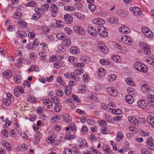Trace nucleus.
I'll list each match as a JSON object with an SVG mask.
<instances>
[{"label": "nucleus", "mask_w": 154, "mask_h": 154, "mask_svg": "<svg viewBox=\"0 0 154 154\" xmlns=\"http://www.w3.org/2000/svg\"><path fill=\"white\" fill-rule=\"evenodd\" d=\"M134 67L137 70L144 73H146L148 70V67L140 62H137L134 65Z\"/></svg>", "instance_id": "1"}, {"label": "nucleus", "mask_w": 154, "mask_h": 154, "mask_svg": "<svg viewBox=\"0 0 154 154\" xmlns=\"http://www.w3.org/2000/svg\"><path fill=\"white\" fill-rule=\"evenodd\" d=\"M97 32L99 35L102 37H105L108 35L106 30L105 27L102 26H100L98 27Z\"/></svg>", "instance_id": "2"}, {"label": "nucleus", "mask_w": 154, "mask_h": 154, "mask_svg": "<svg viewBox=\"0 0 154 154\" xmlns=\"http://www.w3.org/2000/svg\"><path fill=\"white\" fill-rule=\"evenodd\" d=\"M137 104L141 108L144 109H148L150 106L149 102L145 100H139Z\"/></svg>", "instance_id": "3"}, {"label": "nucleus", "mask_w": 154, "mask_h": 154, "mask_svg": "<svg viewBox=\"0 0 154 154\" xmlns=\"http://www.w3.org/2000/svg\"><path fill=\"white\" fill-rule=\"evenodd\" d=\"M139 45L141 48L143 49L144 52L146 54L149 55L151 54L150 48L146 44L143 42H140Z\"/></svg>", "instance_id": "4"}, {"label": "nucleus", "mask_w": 154, "mask_h": 154, "mask_svg": "<svg viewBox=\"0 0 154 154\" xmlns=\"http://www.w3.org/2000/svg\"><path fill=\"white\" fill-rule=\"evenodd\" d=\"M142 31L145 35L147 37L151 38L153 37V35L152 32L148 28L143 27Z\"/></svg>", "instance_id": "5"}, {"label": "nucleus", "mask_w": 154, "mask_h": 154, "mask_svg": "<svg viewBox=\"0 0 154 154\" xmlns=\"http://www.w3.org/2000/svg\"><path fill=\"white\" fill-rule=\"evenodd\" d=\"M154 140L151 137L148 138L146 142V146L150 150H154Z\"/></svg>", "instance_id": "6"}, {"label": "nucleus", "mask_w": 154, "mask_h": 154, "mask_svg": "<svg viewBox=\"0 0 154 154\" xmlns=\"http://www.w3.org/2000/svg\"><path fill=\"white\" fill-rule=\"evenodd\" d=\"M97 46L99 49L103 52L104 54H106L108 52V49L104 44L102 42H100L98 43Z\"/></svg>", "instance_id": "7"}, {"label": "nucleus", "mask_w": 154, "mask_h": 154, "mask_svg": "<svg viewBox=\"0 0 154 154\" xmlns=\"http://www.w3.org/2000/svg\"><path fill=\"white\" fill-rule=\"evenodd\" d=\"M122 41L126 44L131 45L132 42V40L130 37L127 35L122 36L121 38Z\"/></svg>", "instance_id": "8"}, {"label": "nucleus", "mask_w": 154, "mask_h": 154, "mask_svg": "<svg viewBox=\"0 0 154 154\" xmlns=\"http://www.w3.org/2000/svg\"><path fill=\"white\" fill-rule=\"evenodd\" d=\"M88 30L89 33L92 36H96L97 33L96 29L92 26H89L88 28Z\"/></svg>", "instance_id": "9"}, {"label": "nucleus", "mask_w": 154, "mask_h": 154, "mask_svg": "<svg viewBox=\"0 0 154 154\" xmlns=\"http://www.w3.org/2000/svg\"><path fill=\"white\" fill-rule=\"evenodd\" d=\"M74 30L75 32L79 34L83 35L85 34V30L82 28H81L79 26H74L73 27Z\"/></svg>", "instance_id": "10"}, {"label": "nucleus", "mask_w": 154, "mask_h": 154, "mask_svg": "<svg viewBox=\"0 0 154 154\" xmlns=\"http://www.w3.org/2000/svg\"><path fill=\"white\" fill-rule=\"evenodd\" d=\"M43 104L49 109H51L53 107L52 102L49 99H44L43 100Z\"/></svg>", "instance_id": "11"}, {"label": "nucleus", "mask_w": 154, "mask_h": 154, "mask_svg": "<svg viewBox=\"0 0 154 154\" xmlns=\"http://www.w3.org/2000/svg\"><path fill=\"white\" fill-rule=\"evenodd\" d=\"M92 22L93 24L97 25H103L105 23V21L103 19L100 18L95 19L92 20Z\"/></svg>", "instance_id": "12"}, {"label": "nucleus", "mask_w": 154, "mask_h": 154, "mask_svg": "<svg viewBox=\"0 0 154 154\" xmlns=\"http://www.w3.org/2000/svg\"><path fill=\"white\" fill-rule=\"evenodd\" d=\"M64 18L65 22L67 23L70 24L73 21L72 16L69 14H65L64 15Z\"/></svg>", "instance_id": "13"}, {"label": "nucleus", "mask_w": 154, "mask_h": 154, "mask_svg": "<svg viewBox=\"0 0 154 154\" xmlns=\"http://www.w3.org/2000/svg\"><path fill=\"white\" fill-rule=\"evenodd\" d=\"M128 120L131 124H133L135 125H138V120L134 117L132 116L129 117Z\"/></svg>", "instance_id": "14"}, {"label": "nucleus", "mask_w": 154, "mask_h": 154, "mask_svg": "<svg viewBox=\"0 0 154 154\" xmlns=\"http://www.w3.org/2000/svg\"><path fill=\"white\" fill-rule=\"evenodd\" d=\"M4 77L6 78H11L12 75L11 71L9 69H8L2 73Z\"/></svg>", "instance_id": "15"}, {"label": "nucleus", "mask_w": 154, "mask_h": 154, "mask_svg": "<svg viewBox=\"0 0 154 154\" xmlns=\"http://www.w3.org/2000/svg\"><path fill=\"white\" fill-rule=\"evenodd\" d=\"M119 30L120 32L123 33H128L130 30L129 28L125 26H122L119 29Z\"/></svg>", "instance_id": "16"}, {"label": "nucleus", "mask_w": 154, "mask_h": 154, "mask_svg": "<svg viewBox=\"0 0 154 154\" xmlns=\"http://www.w3.org/2000/svg\"><path fill=\"white\" fill-rule=\"evenodd\" d=\"M62 119L64 122L67 123H70L72 120V118L69 115L66 114L63 116Z\"/></svg>", "instance_id": "17"}, {"label": "nucleus", "mask_w": 154, "mask_h": 154, "mask_svg": "<svg viewBox=\"0 0 154 154\" xmlns=\"http://www.w3.org/2000/svg\"><path fill=\"white\" fill-rule=\"evenodd\" d=\"M125 99L126 102L129 104H131L134 102V98L131 95H127L125 96Z\"/></svg>", "instance_id": "18"}, {"label": "nucleus", "mask_w": 154, "mask_h": 154, "mask_svg": "<svg viewBox=\"0 0 154 154\" xmlns=\"http://www.w3.org/2000/svg\"><path fill=\"white\" fill-rule=\"evenodd\" d=\"M141 89L143 92L147 93L149 90V87L147 84L143 83L141 85Z\"/></svg>", "instance_id": "19"}, {"label": "nucleus", "mask_w": 154, "mask_h": 154, "mask_svg": "<svg viewBox=\"0 0 154 154\" xmlns=\"http://www.w3.org/2000/svg\"><path fill=\"white\" fill-rule=\"evenodd\" d=\"M147 97L149 101L151 103L152 106L154 107V96L152 94H148Z\"/></svg>", "instance_id": "20"}, {"label": "nucleus", "mask_w": 154, "mask_h": 154, "mask_svg": "<svg viewBox=\"0 0 154 154\" xmlns=\"http://www.w3.org/2000/svg\"><path fill=\"white\" fill-rule=\"evenodd\" d=\"M147 121L149 124L154 127V118L153 116H149L147 118Z\"/></svg>", "instance_id": "21"}, {"label": "nucleus", "mask_w": 154, "mask_h": 154, "mask_svg": "<svg viewBox=\"0 0 154 154\" xmlns=\"http://www.w3.org/2000/svg\"><path fill=\"white\" fill-rule=\"evenodd\" d=\"M17 23L20 25V27L22 28H25L27 26V23L22 19L19 20Z\"/></svg>", "instance_id": "22"}, {"label": "nucleus", "mask_w": 154, "mask_h": 154, "mask_svg": "<svg viewBox=\"0 0 154 154\" xmlns=\"http://www.w3.org/2000/svg\"><path fill=\"white\" fill-rule=\"evenodd\" d=\"M106 71L105 69L102 68H100L97 71L98 74L100 77H103L105 74Z\"/></svg>", "instance_id": "23"}, {"label": "nucleus", "mask_w": 154, "mask_h": 154, "mask_svg": "<svg viewBox=\"0 0 154 154\" xmlns=\"http://www.w3.org/2000/svg\"><path fill=\"white\" fill-rule=\"evenodd\" d=\"M73 14L74 16L77 17V18L82 20L85 18V16L84 14L81 13H79L78 12H75Z\"/></svg>", "instance_id": "24"}, {"label": "nucleus", "mask_w": 154, "mask_h": 154, "mask_svg": "<svg viewBox=\"0 0 154 154\" xmlns=\"http://www.w3.org/2000/svg\"><path fill=\"white\" fill-rule=\"evenodd\" d=\"M65 93L66 95H69L72 91L71 88L69 86H67L65 88Z\"/></svg>", "instance_id": "25"}, {"label": "nucleus", "mask_w": 154, "mask_h": 154, "mask_svg": "<svg viewBox=\"0 0 154 154\" xmlns=\"http://www.w3.org/2000/svg\"><path fill=\"white\" fill-rule=\"evenodd\" d=\"M123 134L120 131H119L117 133V136L116 137V140L118 141H120L121 139L123 137Z\"/></svg>", "instance_id": "26"}, {"label": "nucleus", "mask_w": 154, "mask_h": 154, "mask_svg": "<svg viewBox=\"0 0 154 154\" xmlns=\"http://www.w3.org/2000/svg\"><path fill=\"white\" fill-rule=\"evenodd\" d=\"M50 9L52 13H56L57 12V6L55 4H52L51 5Z\"/></svg>", "instance_id": "27"}, {"label": "nucleus", "mask_w": 154, "mask_h": 154, "mask_svg": "<svg viewBox=\"0 0 154 154\" xmlns=\"http://www.w3.org/2000/svg\"><path fill=\"white\" fill-rule=\"evenodd\" d=\"M70 75L72 76V79H73L75 80L79 81L80 79V78L78 75H75L73 72H71Z\"/></svg>", "instance_id": "28"}, {"label": "nucleus", "mask_w": 154, "mask_h": 154, "mask_svg": "<svg viewBox=\"0 0 154 154\" xmlns=\"http://www.w3.org/2000/svg\"><path fill=\"white\" fill-rule=\"evenodd\" d=\"M17 35L20 36L21 37L23 36L26 37L27 36V34L24 32L21 31H18L17 32Z\"/></svg>", "instance_id": "29"}, {"label": "nucleus", "mask_w": 154, "mask_h": 154, "mask_svg": "<svg viewBox=\"0 0 154 154\" xmlns=\"http://www.w3.org/2000/svg\"><path fill=\"white\" fill-rule=\"evenodd\" d=\"M119 13L120 15L124 17H126L128 15V14L126 11L122 10H120L119 11Z\"/></svg>", "instance_id": "30"}, {"label": "nucleus", "mask_w": 154, "mask_h": 154, "mask_svg": "<svg viewBox=\"0 0 154 154\" xmlns=\"http://www.w3.org/2000/svg\"><path fill=\"white\" fill-rule=\"evenodd\" d=\"M112 58L113 61L116 62H119L120 61V57L118 55H112Z\"/></svg>", "instance_id": "31"}, {"label": "nucleus", "mask_w": 154, "mask_h": 154, "mask_svg": "<svg viewBox=\"0 0 154 154\" xmlns=\"http://www.w3.org/2000/svg\"><path fill=\"white\" fill-rule=\"evenodd\" d=\"M57 38L60 40H62L66 38V37L61 33H58L56 35Z\"/></svg>", "instance_id": "32"}, {"label": "nucleus", "mask_w": 154, "mask_h": 154, "mask_svg": "<svg viewBox=\"0 0 154 154\" xmlns=\"http://www.w3.org/2000/svg\"><path fill=\"white\" fill-rule=\"evenodd\" d=\"M100 63L102 65H109L110 64V62L104 59H101L100 60Z\"/></svg>", "instance_id": "33"}, {"label": "nucleus", "mask_w": 154, "mask_h": 154, "mask_svg": "<svg viewBox=\"0 0 154 154\" xmlns=\"http://www.w3.org/2000/svg\"><path fill=\"white\" fill-rule=\"evenodd\" d=\"M71 52L73 54H76L79 53V50L78 49H76L75 47H72L70 49Z\"/></svg>", "instance_id": "34"}, {"label": "nucleus", "mask_w": 154, "mask_h": 154, "mask_svg": "<svg viewBox=\"0 0 154 154\" xmlns=\"http://www.w3.org/2000/svg\"><path fill=\"white\" fill-rule=\"evenodd\" d=\"M61 107L62 106L60 104H57L55 105V107L54 108V110L55 111L58 112L60 111Z\"/></svg>", "instance_id": "35"}, {"label": "nucleus", "mask_w": 154, "mask_h": 154, "mask_svg": "<svg viewBox=\"0 0 154 154\" xmlns=\"http://www.w3.org/2000/svg\"><path fill=\"white\" fill-rule=\"evenodd\" d=\"M3 146L5 147L9 151L11 150V148L10 144L7 142H5L2 144Z\"/></svg>", "instance_id": "36"}, {"label": "nucleus", "mask_w": 154, "mask_h": 154, "mask_svg": "<svg viewBox=\"0 0 154 154\" xmlns=\"http://www.w3.org/2000/svg\"><path fill=\"white\" fill-rule=\"evenodd\" d=\"M71 41L69 40L66 38L64 39L63 41V44L64 46L66 45V46H68L70 45L71 44Z\"/></svg>", "instance_id": "37"}, {"label": "nucleus", "mask_w": 154, "mask_h": 154, "mask_svg": "<svg viewBox=\"0 0 154 154\" xmlns=\"http://www.w3.org/2000/svg\"><path fill=\"white\" fill-rule=\"evenodd\" d=\"M108 20L109 22L112 23H116L118 22L117 18L115 17L110 18Z\"/></svg>", "instance_id": "38"}, {"label": "nucleus", "mask_w": 154, "mask_h": 154, "mask_svg": "<svg viewBox=\"0 0 154 154\" xmlns=\"http://www.w3.org/2000/svg\"><path fill=\"white\" fill-rule=\"evenodd\" d=\"M35 47H36V46H35V45L34 44L33 42L29 43V44L26 46V48L29 49H32L33 48H34Z\"/></svg>", "instance_id": "39"}, {"label": "nucleus", "mask_w": 154, "mask_h": 154, "mask_svg": "<svg viewBox=\"0 0 154 154\" xmlns=\"http://www.w3.org/2000/svg\"><path fill=\"white\" fill-rule=\"evenodd\" d=\"M37 5L36 3L35 2H30L26 4L25 6H29L34 7H35Z\"/></svg>", "instance_id": "40"}, {"label": "nucleus", "mask_w": 154, "mask_h": 154, "mask_svg": "<svg viewBox=\"0 0 154 154\" xmlns=\"http://www.w3.org/2000/svg\"><path fill=\"white\" fill-rule=\"evenodd\" d=\"M135 8L134 14L138 15H140L141 14L142 12L140 11V8L135 7Z\"/></svg>", "instance_id": "41"}, {"label": "nucleus", "mask_w": 154, "mask_h": 154, "mask_svg": "<svg viewBox=\"0 0 154 154\" xmlns=\"http://www.w3.org/2000/svg\"><path fill=\"white\" fill-rule=\"evenodd\" d=\"M3 103L6 106H9L11 103V101L10 99H4L3 100Z\"/></svg>", "instance_id": "42"}, {"label": "nucleus", "mask_w": 154, "mask_h": 154, "mask_svg": "<svg viewBox=\"0 0 154 154\" xmlns=\"http://www.w3.org/2000/svg\"><path fill=\"white\" fill-rule=\"evenodd\" d=\"M23 59L22 58L19 59L17 60V62L16 63L15 65L18 67H21L22 66V63Z\"/></svg>", "instance_id": "43"}, {"label": "nucleus", "mask_w": 154, "mask_h": 154, "mask_svg": "<svg viewBox=\"0 0 154 154\" xmlns=\"http://www.w3.org/2000/svg\"><path fill=\"white\" fill-rule=\"evenodd\" d=\"M127 84L128 85L133 86L134 85V83L133 81H132L130 78L127 79L125 80Z\"/></svg>", "instance_id": "44"}, {"label": "nucleus", "mask_w": 154, "mask_h": 154, "mask_svg": "<svg viewBox=\"0 0 154 154\" xmlns=\"http://www.w3.org/2000/svg\"><path fill=\"white\" fill-rule=\"evenodd\" d=\"M69 126V128L73 131H75L76 129V126L74 123H71Z\"/></svg>", "instance_id": "45"}, {"label": "nucleus", "mask_w": 154, "mask_h": 154, "mask_svg": "<svg viewBox=\"0 0 154 154\" xmlns=\"http://www.w3.org/2000/svg\"><path fill=\"white\" fill-rule=\"evenodd\" d=\"M64 9L65 10H66L67 11H69L70 12H71L72 11H74L75 10V8H74L71 6H65L64 8Z\"/></svg>", "instance_id": "46"}, {"label": "nucleus", "mask_w": 154, "mask_h": 154, "mask_svg": "<svg viewBox=\"0 0 154 154\" xmlns=\"http://www.w3.org/2000/svg\"><path fill=\"white\" fill-rule=\"evenodd\" d=\"M22 15L21 13H16L13 15V17L16 19H18L20 18Z\"/></svg>", "instance_id": "47"}, {"label": "nucleus", "mask_w": 154, "mask_h": 154, "mask_svg": "<svg viewBox=\"0 0 154 154\" xmlns=\"http://www.w3.org/2000/svg\"><path fill=\"white\" fill-rule=\"evenodd\" d=\"M88 8L91 11H94L96 9V6L93 4H89L88 5Z\"/></svg>", "instance_id": "48"}, {"label": "nucleus", "mask_w": 154, "mask_h": 154, "mask_svg": "<svg viewBox=\"0 0 154 154\" xmlns=\"http://www.w3.org/2000/svg\"><path fill=\"white\" fill-rule=\"evenodd\" d=\"M57 82H59V84L62 85H64V81L63 80V79H62L60 77H59L57 79Z\"/></svg>", "instance_id": "49"}, {"label": "nucleus", "mask_w": 154, "mask_h": 154, "mask_svg": "<svg viewBox=\"0 0 154 154\" xmlns=\"http://www.w3.org/2000/svg\"><path fill=\"white\" fill-rule=\"evenodd\" d=\"M116 78V76L115 75L112 74L109 75V81H113L115 80Z\"/></svg>", "instance_id": "50"}, {"label": "nucleus", "mask_w": 154, "mask_h": 154, "mask_svg": "<svg viewBox=\"0 0 154 154\" xmlns=\"http://www.w3.org/2000/svg\"><path fill=\"white\" fill-rule=\"evenodd\" d=\"M146 61L149 63L154 66V59L152 58H149L146 60Z\"/></svg>", "instance_id": "51"}, {"label": "nucleus", "mask_w": 154, "mask_h": 154, "mask_svg": "<svg viewBox=\"0 0 154 154\" xmlns=\"http://www.w3.org/2000/svg\"><path fill=\"white\" fill-rule=\"evenodd\" d=\"M57 25L59 28H60L63 26V22L60 20H57L56 22Z\"/></svg>", "instance_id": "52"}, {"label": "nucleus", "mask_w": 154, "mask_h": 154, "mask_svg": "<svg viewBox=\"0 0 154 154\" xmlns=\"http://www.w3.org/2000/svg\"><path fill=\"white\" fill-rule=\"evenodd\" d=\"M20 148L21 150L27 149L28 148L27 146L24 143H22L20 145Z\"/></svg>", "instance_id": "53"}, {"label": "nucleus", "mask_w": 154, "mask_h": 154, "mask_svg": "<svg viewBox=\"0 0 154 154\" xmlns=\"http://www.w3.org/2000/svg\"><path fill=\"white\" fill-rule=\"evenodd\" d=\"M114 89L112 87L108 88L107 89V91L108 93L111 95H113V94L112 93Z\"/></svg>", "instance_id": "54"}, {"label": "nucleus", "mask_w": 154, "mask_h": 154, "mask_svg": "<svg viewBox=\"0 0 154 154\" xmlns=\"http://www.w3.org/2000/svg\"><path fill=\"white\" fill-rule=\"evenodd\" d=\"M52 118V120L53 121V122L58 121L60 119V116L58 115L54 116Z\"/></svg>", "instance_id": "55"}, {"label": "nucleus", "mask_w": 154, "mask_h": 154, "mask_svg": "<svg viewBox=\"0 0 154 154\" xmlns=\"http://www.w3.org/2000/svg\"><path fill=\"white\" fill-rule=\"evenodd\" d=\"M71 150L69 149H66L63 151L64 154H72Z\"/></svg>", "instance_id": "56"}, {"label": "nucleus", "mask_w": 154, "mask_h": 154, "mask_svg": "<svg viewBox=\"0 0 154 154\" xmlns=\"http://www.w3.org/2000/svg\"><path fill=\"white\" fill-rule=\"evenodd\" d=\"M61 65V63L60 62H57L54 64V66L55 68H57L60 67Z\"/></svg>", "instance_id": "57"}, {"label": "nucleus", "mask_w": 154, "mask_h": 154, "mask_svg": "<svg viewBox=\"0 0 154 154\" xmlns=\"http://www.w3.org/2000/svg\"><path fill=\"white\" fill-rule=\"evenodd\" d=\"M56 94L60 97L62 96L63 94V91L60 90H57L56 91Z\"/></svg>", "instance_id": "58"}, {"label": "nucleus", "mask_w": 154, "mask_h": 154, "mask_svg": "<svg viewBox=\"0 0 154 154\" xmlns=\"http://www.w3.org/2000/svg\"><path fill=\"white\" fill-rule=\"evenodd\" d=\"M23 84L24 87H25V86H27L29 88L31 86L30 83L26 81H25L23 82Z\"/></svg>", "instance_id": "59"}, {"label": "nucleus", "mask_w": 154, "mask_h": 154, "mask_svg": "<svg viewBox=\"0 0 154 154\" xmlns=\"http://www.w3.org/2000/svg\"><path fill=\"white\" fill-rule=\"evenodd\" d=\"M103 149L104 151H106V152L107 153V154H111V153L110 152V149L107 146L103 147Z\"/></svg>", "instance_id": "60"}, {"label": "nucleus", "mask_w": 154, "mask_h": 154, "mask_svg": "<svg viewBox=\"0 0 154 154\" xmlns=\"http://www.w3.org/2000/svg\"><path fill=\"white\" fill-rule=\"evenodd\" d=\"M28 36L29 38L31 39L35 37V34L33 32H29L28 34Z\"/></svg>", "instance_id": "61"}, {"label": "nucleus", "mask_w": 154, "mask_h": 154, "mask_svg": "<svg viewBox=\"0 0 154 154\" xmlns=\"http://www.w3.org/2000/svg\"><path fill=\"white\" fill-rule=\"evenodd\" d=\"M98 123L100 125L103 127L105 126L106 125V122L103 120H101Z\"/></svg>", "instance_id": "62"}, {"label": "nucleus", "mask_w": 154, "mask_h": 154, "mask_svg": "<svg viewBox=\"0 0 154 154\" xmlns=\"http://www.w3.org/2000/svg\"><path fill=\"white\" fill-rule=\"evenodd\" d=\"M72 97L76 102L79 103L81 102V101L79 99L78 97L76 95L74 94L72 95Z\"/></svg>", "instance_id": "63"}, {"label": "nucleus", "mask_w": 154, "mask_h": 154, "mask_svg": "<svg viewBox=\"0 0 154 154\" xmlns=\"http://www.w3.org/2000/svg\"><path fill=\"white\" fill-rule=\"evenodd\" d=\"M49 7V5L48 4H45L43 5H42L41 8L43 10H47L48 8Z\"/></svg>", "instance_id": "64"}]
</instances>
